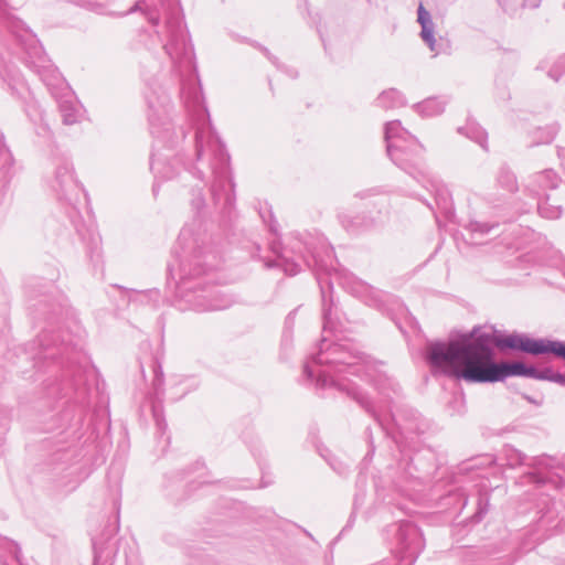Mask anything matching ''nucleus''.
<instances>
[{
	"label": "nucleus",
	"instance_id": "1",
	"mask_svg": "<svg viewBox=\"0 0 565 565\" xmlns=\"http://www.w3.org/2000/svg\"><path fill=\"white\" fill-rule=\"evenodd\" d=\"M429 363L444 374L470 383L502 381L508 376H524L521 362L498 364L493 360L491 335L475 328L446 342L429 344Z\"/></svg>",
	"mask_w": 565,
	"mask_h": 565
},
{
	"label": "nucleus",
	"instance_id": "2",
	"mask_svg": "<svg viewBox=\"0 0 565 565\" xmlns=\"http://www.w3.org/2000/svg\"><path fill=\"white\" fill-rule=\"evenodd\" d=\"M385 140L387 153L392 161L401 169L413 174L412 168L419 166L422 145L397 120L385 126Z\"/></svg>",
	"mask_w": 565,
	"mask_h": 565
},
{
	"label": "nucleus",
	"instance_id": "3",
	"mask_svg": "<svg viewBox=\"0 0 565 565\" xmlns=\"http://www.w3.org/2000/svg\"><path fill=\"white\" fill-rule=\"evenodd\" d=\"M498 345L532 354L554 353L565 360V342L562 341L533 340L524 335L510 334L499 339Z\"/></svg>",
	"mask_w": 565,
	"mask_h": 565
},
{
	"label": "nucleus",
	"instance_id": "4",
	"mask_svg": "<svg viewBox=\"0 0 565 565\" xmlns=\"http://www.w3.org/2000/svg\"><path fill=\"white\" fill-rule=\"evenodd\" d=\"M337 351V347L332 345L328 348L326 351L322 349L320 350L318 356L313 358L311 362H308L305 365V373L309 379H312L313 376H317V384L320 387H327L337 385L335 381L332 379V376L327 371H318L317 366L323 365V364H330L334 365V363H344L343 360H334L333 355Z\"/></svg>",
	"mask_w": 565,
	"mask_h": 565
},
{
	"label": "nucleus",
	"instance_id": "5",
	"mask_svg": "<svg viewBox=\"0 0 565 565\" xmlns=\"http://www.w3.org/2000/svg\"><path fill=\"white\" fill-rule=\"evenodd\" d=\"M418 22L422 26L420 36L425 43L429 46L430 51H435V38H434V23L430 14L420 4L418 8Z\"/></svg>",
	"mask_w": 565,
	"mask_h": 565
},
{
	"label": "nucleus",
	"instance_id": "6",
	"mask_svg": "<svg viewBox=\"0 0 565 565\" xmlns=\"http://www.w3.org/2000/svg\"><path fill=\"white\" fill-rule=\"evenodd\" d=\"M167 54L174 61L180 60L188 53L185 39L179 31L172 30L169 42L164 45Z\"/></svg>",
	"mask_w": 565,
	"mask_h": 565
},
{
	"label": "nucleus",
	"instance_id": "7",
	"mask_svg": "<svg viewBox=\"0 0 565 565\" xmlns=\"http://www.w3.org/2000/svg\"><path fill=\"white\" fill-rule=\"evenodd\" d=\"M445 109V102L439 98H427L416 105V111L423 117H431L439 115Z\"/></svg>",
	"mask_w": 565,
	"mask_h": 565
},
{
	"label": "nucleus",
	"instance_id": "8",
	"mask_svg": "<svg viewBox=\"0 0 565 565\" xmlns=\"http://www.w3.org/2000/svg\"><path fill=\"white\" fill-rule=\"evenodd\" d=\"M379 103L386 108H394L402 106L404 104V99L402 94L392 88L388 90L383 92L379 97Z\"/></svg>",
	"mask_w": 565,
	"mask_h": 565
},
{
	"label": "nucleus",
	"instance_id": "9",
	"mask_svg": "<svg viewBox=\"0 0 565 565\" xmlns=\"http://www.w3.org/2000/svg\"><path fill=\"white\" fill-rule=\"evenodd\" d=\"M60 109L63 116V121L66 125L74 124L78 117V109L72 102L64 100L60 104Z\"/></svg>",
	"mask_w": 565,
	"mask_h": 565
},
{
	"label": "nucleus",
	"instance_id": "10",
	"mask_svg": "<svg viewBox=\"0 0 565 565\" xmlns=\"http://www.w3.org/2000/svg\"><path fill=\"white\" fill-rule=\"evenodd\" d=\"M467 136L479 143L483 149H487V134L480 127H470Z\"/></svg>",
	"mask_w": 565,
	"mask_h": 565
},
{
	"label": "nucleus",
	"instance_id": "11",
	"mask_svg": "<svg viewBox=\"0 0 565 565\" xmlns=\"http://www.w3.org/2000/svg\"><path fill=\"white\" fill-rule=\"evenodd\" d=\"M539 212L543 217L546 218H557L562 213L559 207L556 206L550 209L546 203L539 205Z\"/></svg>",
	"mask_w": 565,
	"mask_h": 565
},
{
	"label": "nucleus",
	"instance_id": "12",
	"mask_svg": "<svg viewBox=\"0 0 565 565\" xmlns=\"http://www.w3.org/2000/svg\"><path fill=\"white\" fill-rule=\"evenodd\" d=\"M436 202L445 211H449L451 207L450 202L448 200V194L444 190H436Z\"/></svg>",
	"mask_w": 565,
	"mask_h": 565
},
{
	"label": "nucleus",
	"instance_id": "13",
	"mask_svg": "<svg viewBox=\"0 0 565 565\" xmlns=\"http://www.w3.org/2000/svg\"><path fill=\"white\" fill-rule=\"evenodd\" d=\"M209 147H210L213 151L217 152L218 160H220L221 162H224V161L226 160L225 154H224V152H223V146L221 145V142H220L218 140H216V139H215V140L210 141V142H209Z\"/></svg>",
	"mask_w": 565,
	"mask_h": 565
},
{
	"label": "nucleus",
	"instance_id": "14",
	"mask_svg": "<svg viewBox=\"0 0 565 565\" xmlns=\"http://www.w3.org/2000/svg\"><path fill=\"white\" fill-rule=\"evenodd\" d=\"M279 266H281L284 271L290 276H294L299 271V266L294 262L284 260Z\"/></svg>",
	"mask_w": 565,
	"mask_h": 565
},
{
	"label": "nucleus",
	"instance_id": "15",
	"mask_svg": "<svg viewBox=\"0 0 565 565\" xmlns=\"http://www.w3.org/2000/svg\"><path fill=\"white\" fill-rule=\"evenodd\" d=\"M542 178L546 179V186L555 188L557 185L558 179L556 173H554L553 171H545L542 174Z\"/></svg>",
	"mask_w": 565,
	"mask_h": 565
},
{
	"label": "nucleus",
	"instance_id": "16",
	"mask_svg": "<svg viewBox=\"0 0 565 565\" xmlns=\"http://www.w3.org/2000/svg\"><path fill=\"white\" fill-rule=\"evenodd\" d=\"M554 373L555 372H553L551 369L540 370L539 380H547L552 382Z\"/></svg>",
	"mask_w": 565,
	"mask_h": 565
},
{
	"label": "nucleus",
	"instance_id": "17",
	"mask_svg": "<svg viewBox=\"0 0 565 565\" xmlns=\"http://www.w3.org/2000/svg\"><path fill=\"white\" fill-rule=\"evenodd\" d=\"M539 374H540V370L532 367V366H526L524 376L539 379Z\"/></svg>",
	"mask_w": 565,
	"mask_h": 565
},
{
	"label": "nucleus",
	"instance_id": "18",
	"mask_svg": "<svg viewBox=\"0 0 565 565\" xmlns=\"http://www.w3.org/2000/svg\"><path fill=\"white\" fill-rule=\"evenodd\" d=\"M196 147H198V156L199 158L203 156L204 153V146H203V141H202V134H198L196 135Z\"/></svg>",
	"mask_w": 565,
	"mask_h": 565
},
{
	"label": "nucleus",
	"instance_id": "19",
	"mask_svg": "<svg viewBox=\"0 0 565 565\" xmlns=\"http://www.w3.org/2000/svg\"><path fill=\"white\" fill-rule=\"evenodd\" d=\"M7 198V186L4 183H0V207L4 204Z\"/></svg>",
	"mask_w": 565,
	"mask_h": 565
},
{
	"label": "nucleus",
	"instance_id": "20",
	"mask_svg": "<svg viewBox=\"0 0 565 565\" xmlns=\"http://www.w3.org/2000/svg\"><path fill=\"white\" fill-rule=\"evenodd\" d=\"M552 382L558 383L561 385H565V375L555 372L552 377Z\"/></svg>",
	"mask_w": 565,
	"mask_h": 565
},
{
	"label": "nucleus",
	"instance_id": "21",
	"mask_svg": "<svg viewBox=\"0 0 565 565\" xmlns=\"http://www.w3.org/2000/svg\"><path fill=\"white\" fill-rule=\"evenodd\" d=\"M228 306V303H211L210 306L207 307H204V308H201L202 310L204 309H212V310H218V309H224Z\"/></svg>",
	"mask_w": 565,
	"mask_h": 565
},
{
	"label": "nucleus",
	"instance_id": "22",
	"mask_svg": "<svg viewBox=\"0 0 565 565\" xmlns=\"http://www.w3.org/2000/svg\"><path fill=\"white\" fill-rule=\"evenodd\" d=\"M472 231H475V232L480 231V232L484 233V232L489 231V227L484 224L476 223V224H472Z\"/></svg>",
	"mask_w": 565,
	"mask_h": 565
},
{
	"label": "nucleus",
	"instance_id": "23",
	"mask_svg": "<svg viewBox=\"0 0 565 565\" xmlns=\"http://www.w3.org/2000/svg\"><path fill=\"white\" fill-rule=\"evenodd\" d=\"M147 8V0L136 3L132 10H145Z\"/></svg>",
	"mask_w": 565,
	"mask_h": 565
},
{
	"label": "nucleus",
	"instance_id": "24",
	"mask_svg": "<svg viewBox=\"0 0 565 565\" xmlns=\"http://www.w3.org/2000/svg\"><path fill=\"white\" fill-rule=\"evenodd\" d=\"M525 4L532 8H535L539 6L540 0H524Z\"/></svg>",
	"mask_w": 565,
	"mask_h": 565
},
{
	"label": "nucleus",
	"instance_id": "25",
	"mask_svg": "<svg viewBox=\"0 0 565 565\" xmlns=\"http://www.w3.org/2000/svg\"><path fill=\"white\" fill-rule=\"evenodd\" d=\"M512 452L515 456V462L521 463L523 461L521 454H519L518 451H514V450H512Z\"/></svg>",
	"mask_w": 565,
	"mask_h": 565
},
{
	"label": "nucleus",
	"instance_id": "26",
	"mask_svg": "<svg viewBox=\"0 0 565 565\" xmlns=\"http://www.w3.org/2000/svg\"><path fill=\"white\" fill-rule=\"evenodd\" d=\"M555 131H551L548 136L544 139V142H551L554 139Z\"/></svg>",
	"mask_w": 565,
	"mask_h": 565
},
{
	"label": "nucleus",
	"instance_id": "27",
	"mask_svg": "<svg viewBox=\"0 0 565 565\" xmlns=\"http://www.w3.org/2000/svg\"><path fill=\"white\" fill-rule=\"evenodd\" d=\"M149 20L152 22V23H157L158 22V18H153V17H150Z\"/></svg>",
	"mask_w": 565,
	"mask_h": 565
}]
</instances>
